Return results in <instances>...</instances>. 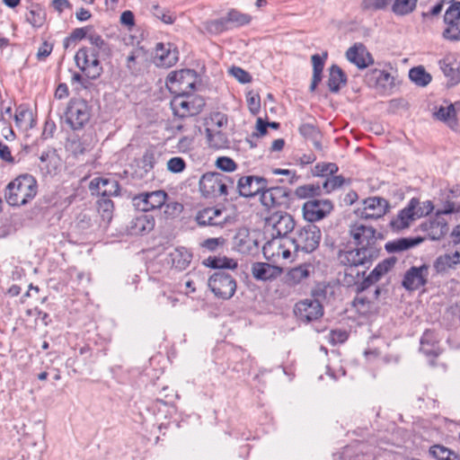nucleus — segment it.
I'll return each mask as SVG.
<instances>
[{"instance_id": "obj_17", "label": "nucleus", "mask_w": 460, "mask_h": 460, "mask_svg": "<svg viewBox=\"0 0 460 460\" xmlns=\"http://www.w3.org/2000/svg\"><path fill=\"white\" fill-rule=\"evenodd\" d=\"M429 266L423 264L420 267H411L404 274L402 286L410 291L416 290L427 283Z\"/></svg>"}, {"instance_id": "obj_11", "label": "nucleus", "mask_w": 460, "mask_h": 460, "mask_svg": "<svg viewBox=\"0 0 460 460\" xmlns=\"http://www.w3.org/2000/svg\"><path fill=\"white\" fill-rule=\"evenodd\" d=\"M294 312L300 321L309 323L323 315V307L318 299L305 298L295 305Z\"/></svg>"}, {"instance_id": "obj_5", "label": "nucleus", "mask_w": 460, "mask_h": 460, "mask_svg": "<svg viewBox=\"0 0 460 460\" xmlns=\"http://www.w3.org/2000/svg\"><path fill=\"white\" fill-rule=\"evenodd\" d=\"M197 83V74L190 69L171 72L166 79V86L175 95L189 94Z\"/></svg>"}, {"instance_id": "obj_59", "label": "nucleus", "mask_w": 460, "mask_h": 460, "mask_svg": "<svg viewBox=\"0 0 460 460\" xmlns=\"http://www.w3.org/2000/svg\"><path fill=\"white\" fill-rule=\"evenodd\" d=\"M392 0H363L362 5L367 10H379L386 7Z\"/></svg>"}, {"instance_id": "obj_60", "label": "nucleus", "mask_w": 460, "mask_h": 460, "mask_svg": "<svg viewBox=\"0 0 460 460\" xmlns=\"http://www.w3.org/2000/svg\"><path fill=\"white\" fill-rule=\"evenodd\" d=\"M184 168L185 162L181 157H172L167 162V169L173 173L181 172Z\"/></svg>"}, {"instance_id": "obj_3", "label": "nucleus", "mask_w": 460, "mask_h": 460, "mask_svg": "<svg viewBox=\"0 0 460 460\" xmlns=\"http://www.w3.org/2000/svg\"><path fill=\"white\" fill-rule=\"evenodd\" d=\"M199 185L202 195L207 198L227 196L230 190H235L232 178L220 172L203 174L199 181Z\"/></svg>"}, {"instance_id": "obj_26", "label": "nucleus", "mask_w": 460, "mask_h": 460, "mask_svg": "<svg viewBox=\"0 0 460 460\" xmlns=\"http://www.w3.org/2000/svg\"><path fill=\"white\" fill-rule=\"evenodd\" d=\"M417 204V199L413 198L410 200L407 207L400 211L398 216L392 220L391 226L395 230L405 229L410 226V225L418 219V217H415L414 208Z\"/></svg>"}, {"instance_id": "obj_15", "label": "nucleus", "mask_w": 460, "mask_h": 460, "mask_svg": "<svg viewBox=\"0 0 460 460\" xmlns=\"http://www.w3.org/2000/svg\"><path fill=\"white\" fill-rule=\"evenodd\" d=\"M388 208L386 199L380 197H371L363 200L362 208L358 209L361 218H379L384 216Z\"/></svg>"}, {"instance_id": "obj_51", "label": "nucleus", "mask_w": 460, "mask_h": 460, "mask_svg": "<svg viewBox=\"0 0 460 460\" xmlns=\"http://www.w3.org/2000/svg\"><path fill=\"white\" fill-rule=\"evenodd\" d=\"M345 183L346 179L341 175H332L331 177L326 178V180L323 183V188L325 190L327 193H330L335 190L336 189L341 188Z\"/></svg>"}, {"instance_id": "obj_6", "label": "nucleus", "mask_w": 460, "mask_h": 460, "mask_svg": "<svg viewBox=\"0 0 460 460\" xmlns=\"http://www.w3.org/2000/svg\"><path fill=\"white\" fill-rule=\"evenodd\" d=\"M65 118L71 128L81 129L91 118V108L83 99H72L66 107Z\"/></svg>"}, {"instance_id": "obj_39", "label": "nucleus", "mask_w": 460, "mask_h": 460, "mask_svg": "<svg viewBox=\"0 0 460 460\" xmlns=\"http://www.w3.org/2000/svg\"><path fill=\"white\" fill-rule=\"evenodd\" d=\"M346 76L341 67L333 65L330 68V75L328 79V87L330 91L337 93L341 86L345 84Z\"/></svg>"}, {"instance_id": "obj_22", "label": "nucleus", "mask_w": 460, "mask_h": 460, "mask_svg": "<svg viewBox=\"0 0 460 460\" xmlns=\"http://www.w3.org/2000/svg\"><path fill=\"white\" fill-rule=\"evenodd\" d=\"M196 221L199 226H222L226 221V216L220 208H206L197 214Z\"/></svg>"}, {"instance_id": "obj_27", "label": "nucleus", "mask_w": 460, "mask_h": 460, "mask_svg": "<svg viewBox=\"0 0 460 460\" xmlns=\"http://www.w3.org/2000/svg\"><path fill=\"white\" fill-rule=\"evenodd\" d=\"M346 58L360 69L366 68L373 63L371 55L362 44H355L350 47L346 52Z\"/></svg>"}, {"instance_id": "obj_46", "label": "nucleus", "mask_w": 460, "mask_h": 460, "mask_svg": "<svg viewBox=\"0 0 460 460\" xmlns=\"http://www.w3.org/2000/svg\"><path fill=\"white\" fill-rule=\"evenodd\" d=\"M205 264L214 269H235L237 267L236 261L227 257H208Z\"/></svg>"}, {"instance_id": "obj_4", "label": "nucleus", "mask_w": 460, "mask_h": 460, "mask_svg": "<svg viewBox=\"0 0 460 460\" xmlns=\"http://www.w3.org/2000/svg\"><path fill=\"white\" fill-rule=\"evenodd\" d=\"M170 105L175 116L187 118L199 114L205 106V101L198 95L179 94L172 98Z\"/></svg>"}, {"instance_id": "obj_33", "label": "nucleus", "mask_w": 460, "mask_h": 460, "mask_svg": "<svg viewBox=\"0 0 460 460\" xmlns=\"http://www.w3.org/2000/svg\"><path fill=\"white\" fill-rule=\"evenodd\" d=\"M16 127L22 130H28L33 127V115L31 111L25 106H19L14 115Z\"/></svg>"}, {"instance_id": "obj_1", "label": "nucleus", "mask_w": 460, "mask_h": 460, "mask_svg": "<svg viewBox=\"0 0 460 460\" xmlns=\"http://www.w3.org/2000/svg\"><path fill=\"white\" fill-rule=\"evenodd\" d=\"M379 256L377 247H360L341 251L338 254L340 263L346 267L345 281L348 285L357 284L365 271L356 270L358 266L368 267Z\"/></svg>"}, {"instance_id": "obj_31", "label": "nucleus", "mask_w": 460, "mask_h": 460, "mask_svg": "<svg viewBox=\"0 0 460 460\" xmlns=\"http://www.w3.org/2000/svg\"><path fill=\"white\" fill-rule=\"evenodd\" d=\"M155 226V218L149 215H140L130 222V232L133 234H145L151 232Z\"/></svg>"}, {"instance_id": "obj_56", "label": "nucleus", "mask_w": 460, "mask_h": 460, "mask_svg": "<svg viewBox=\"0 0 460 460\" xmlns=\"http://www.w3.org/2000/svg\"><path fill=\"white\" fill-rule=\"evenodd\" d=\"M215 164L218 169L225 172H234L237 168L235 162L227 156L218 157Z\"/></svg>"}, {"instance_id": "obj_2", "label": "nucleus", "mask_w": 460, "mask_h": 460, "mask_svg": "<svg viewBox=\"0 0 460 460\" xmlns=\"http://www.w3.org/2000/svg\"><path fill=\"white\" fill-rule=\"evenodd\" d=\"M37 193V181L31 175H20L8 183L5 199L11 206H23Z\"/></svg>"}, {"instance_id": "obj_38", "label": "nucleus", "mask_w": 460, "mask_h": 460, "mask_svg": "<svg viewBox=\"0 0 460 460\" xmlns=\"http://www.w3.org/2000/svg\"><path fill=\"white\" fill-rule=\"evenodd\" d=\"M155 59L158 66H172L177 61V56L174 51L165 49L161 43L157 44L155 49Z\"/></svg>"}, {"instance_id": "obj_57", "label": "nucleus", "mask_w": 460, "mask_h": 460, "mask_svg": "<svg viewBox=\"0 0 460 460\" xmlns=\"http://www.w3.org/2000/svg\"><path fill=\"white\" fill-rule=\"evenodd\" d=\"M26 21L35 28H40L44 23V14L40 10H31L26 16Z\"/></svg>"}, {"instance_id": "obj_36", "label": "nucleus", "mask_w": 460, "mask_h": 460, "mask_svg": "<svg viewBox=\"0 0 460 460\" xmlns=\"http://www.w3.org/2000/svg\"><path fill=\"white\" fill-rule=\"evenodd\" d=\"M425 230L430 239L439 240L447 233L448 226L443 219L437 218L426 224Z\"/></svg>"}, {"instance_id": "obj_12", "label": "nucleus", "mask_w": 460, "mask_h": 460, "mask_svg": "<svg viewBox=\"0 0 460 460\" xmlns=\"http://www.w3.org/2000/svg\"><path fill=\"white\" fill-rule=\"evenodd\" d=\"M167 198V193L159 190L140 193L133 198V202L137 209L146 212L162 208L166 203Z\"/></svg>"}, {"instance_id": "obj_28", "label": "nucleus", "mask_w": 460, "mask_h": 460, "mask_svg": "<svg viewBox=\"0 0 460 460\" xmlns=\"http://www.w3.org/2000/svg\"><path fill=\"white\" fill-rule=\"evenodd\" d=\"M282 273V268L266 262H255L252 266V274L257 280H272Z\"/></svg>"}, {"instance_id": "obj_41", "label": "nucleus", "mask_w": 460, "mask_h": 460, "mask_svg": "<svg viewBox=\"0 0 460 460\" xmlns=\"http://www.w3.org/2000/svg\"><path fill=\"white\" fill-rule=\"evenodd\" d=\"M418 0H393L392 11L399 16L411 13L417 8Z\"/></svg>"}, {"instance_id": "obj_58", "label": "nucleus", "mask_w": 460, "mask_h": 460, "mask_svg": "<svg viewBox=\"0 0 460 460\" xmlns=\"http://www.w3.org/2000/svg\"><path fill=\"white\" fill-rule=\"evenodd\" d=\"M443 37L448 40H460V22L447 27L443 31Z\"/></svg>"}, {"instance_id": "obj_30", "label": "nucleus", "mask_w": 460, "mask_h": 460, "mask_svg": "<svg viewBox=\"0 0 460 460\" xmlns=\"http://www.w3.org/2000/svg\"><path fill=\"white\" fill-rule=\"evenodd\" d=\"M191 258V253L185 248H175L168 254V262L176 270H183L190 263Z\"/></svg>"}, {"instance_id": "obj_49", "label": "nucleus", "mask_w": 460, "mask_h": 460, "mask_svg": "<svg viewBox=\"0 0 460 460\" xmlns=\"http://www.w3.org/2000/svg\"><path fill=\"white\" fill-rule=\"evenodd\" d=\"M460 20V2H454L446 11L444 22L447 27L455 25Z\"/></svg>"}, {"instance_id": "obj_13", "label": "nucleus", "mask_w": 460, "mask_h": 460, "mask_svg": "<svg viewBox=\"0 0 460 460\" xmlns=\"http://www.w3.org/2000/svg\"><path fill=\"white\" fill-rule=\"evenodd\" d=\"M332 203L328 199H314L306 201L302 208L304 218L316 222L326 217L332 210Z\"/></svg>"}, {"instance_id": "obj_50", "label": "nucleus", "mask_w": 460, "mask_h": 460, "mask_svg": "<svg viewBox=\"0 0 460 460\" xmlns=\"http://www.w3.org/2000/svg\"><path fill=\"white\" fill-rule=\"evenodd\" d=\"M338 171V166L335 164H318L314 166V175L321 177H331Z\"/></svg>"}, {"instance_id": "obj_45", "label": "nucleus", "mask_w": 460, "mask_h": 460, "mask_svg": "<svg viewBox=\"0 0 460 460\" xmlns=\"http://www.w3.org/2000/svg\"><path fill=\"white\" fill-rule=\"evenodd\" d=\"M88 41L92 45L90 49H95L99 55H108L110 49L105 40L93 29L89 33Z\"/></svg>"}, {"instance_id": "obj_42", "label": "nucleus", "mask_w": 460, "mask_h": 460, "mask_svg": "<svg viewBox=\"0 0 460 460\" xmlns=\"http://www.w3.org/2000/svg\"><path fill=\"white\" fill-rule=\"evenodd\" d=\"M410 79L419 86H426L431 81V75L423 66H416L409 71Z\"/></svg>"}, {"instance_id": "obj_34", "label": "nucleus", "mask_w": 460, "mask_h": 460, "mask_svg": "<svg viewBox=\"0 0 460 460\" xmlns=\"http://www.w3.org/2000/svg\"><path fill=\"white\" fill-rule=\"evenodd\" d=\"M229 30L241 27L250 23L252 17L248 13H242L236 9L229 10L225 15Z\"/></svg>"}, {"instance_id": "obj_14", "label": "nucleus", "mask_w": 460, "mask_h": 460, "mask_svg": "<svg viewBox=\"0 0 460 460\" xmlns=\"http://www.w3.org/2000/svg\"><path fill=\"white\" fill-rule=\"evenodd\" d=\"M349 233L355 243L360 247H376V229L361 222L349 225Z\"/></svg>"}, {"instance_id": "obj_23", "label": "nucleus", "mask_w": 460, "mask_h": 460, "mask_svg": "<svg viewBox=\"0 0 460 460\" xmlns=\"http://www.w3.org/2000/svg\"><path fill=\"white\" fill-rule=\"evenodd\" d=\"M396 260L394 258L385 259L383 261L379 262L374 270L363 279L360 288L366 289L371 285L376 283L381 279L383 276L387 274L394 266Z\"/></svg>"}, {"instance_id": "obj_48", "label": "nucleus", "mask_w": 460, "mask_h": 460, "mask_svg": "<svg viewBox=\"0 0 460 460\" xmlns=\"http://www.w3.org/2000/svg\"><path fill=\"white\" fill-rule=\"evenodd\" d=\"M205 30L210 34H220L229 30L226 20L224 17L219 19L208 21L204 23Z\"/></svg>"}, {"instance_id": "obj_37", "label": "nucleus", "mask_w": 460, "mask_h": 460, "mask_svg": "<svg viewBox=\"0 0 460 460\" xmlns=\"http://www.w3.org/2000/svg\"><path fill=\"white\" fill-rule=\"evenodd\" d=\"M456 111L457 109L456 103L450 104L447 107H440L436 112V116L438 119L446 122L452 129H456L458 127V123L456 119Z\"/></svg>"}, {"instance_id": "obj_43", "label": "nucleus", "mask_w": 460, "mask_h": 460, "mask_svg": "<svg viewBox=\"0 0 460 460\" xmlns=\"http://www.w3.org/2000/svg\"><path fill=\"white\" fill-rule=\"evenodd\" d=\"M436 342L437 337L434 332L427 330L420 340V350H422L426 355H438L436 352Z\"/></svg>"}, {"instance_id": "obj_52", "label": "nucleus", "mask_w": 460, "mask_h": 460, "mask_svg": "<svg viewBox=\"0 0 460 460\" xmlns=\"http://www.w3.org/2000/svg\"><path fill=\"white\" fill-rule=\"evenodd\" d=\"M429 452L438 460H451L455 454L448 448L439 445L431 447Z\"/></svg>"}, {"instance_id": "obj_40", "label": "nucleus", "mask_w": 460, "mask_h": 460, "mask_svg": "<svg viewBox=\"0 0 460 460\" xmlns=\"http://www.w3.org/2000/svg\"><path fill=\"white\" fill-rule=\"evenodd\" d=\"M145 60L143 49H133L126 57V66L133 74L140 70V66Z\"/></svg>"}, {"instance_id": "obj_21", "label": "nucleus", "mask_w": 460, "mask_h": 460, "mask_svg": "<svg viewBox=\"0 0 460 460\" xmlns=\"http://www.w3.org/2000/svg\"><path fill=\"white\" fill-rule=\"evenodd\" d=\"M89 189L93 195L103 197L117 196L119 186L116 180L107 178H94L89 183Z\"/></svg>"}, {"instance_id": "obj_61", "label": "nucleus", "mask_w": 460, "mask_h": 460, "mask_svg": "<svg viewBox=\"0 0 460 460\" xmlns=\"http://www.w3.org/2000/svg\"><path fill=\"white\" fill-rule=\"evenodd\" d=\"M229 72L235 79H237L242 84L249 83L252 79L249 73L241 67L233 66L229 70Z\"/></svg>"}, {"instance_id": "obj_19", "label": "nucleus", "mask_w": 460, "mask_h": 460, "mask_svg": "<svg viewBox=\"0 0 460 460\" xmlns=\"http://www.w3.org/2000/svg\"><path fill=\"white\" fill-rule=\"evenodd\" d=\"M262 252L264 257L272 263L279 262L280 259H288L291 255L289 249L285 247L283 241L274 236L263 245Z\"/></svg>"}, {"instance_id": "obj_16", "label": "nucleus", "mask_w": 460, "mask_h": 460, "mask_svg": "<svg viewBox=\"0 0 460 460\" xmlns=\"http://www.w3.org/2000/svg\"><path fill=\"white\" fill-rule=\"evenodd\" d=\"M289 191L283 187H272L263 190L261 194V204L270 208L274 207L287 208L289 205Z\"/></svg>"}, {"instance_id": "obj_35", "label": "nucleus", "mask_w": 460, "mask_h": 460, "mask_svg": "<svg viewBox=\"0 0 460 460\" xmlns=\"http://www.w3.org/2000/svg\"><path fill=\"white\" fill-rule=\"evenodd\" d=\"M207 142L211 148L222 149L228 146L226 136L220 130L207 128Z\"/></svg>"}, {"instance_id": "obj_10", "label": "nucleus", "mask_w": 460, "mask_h": 460, "mask_svg": "<svg viewBox=\"0 0 460 460\" xmlns=\"http://www.w3.org/2000/svg\"><path fill=\"white\" fill-rule=\"evenodd\" d=\"M265 226L268 231H271L274 237H281L289 234L295 227L293 217L282 211L272 213L265 219Z\"/></svg>"}, {"instance_id": "obj_54", "label": "nucleus", "mask_w": 460, "mask_h": 460, "mask_svg": "<svg viewBox=\"0 0 460 460\" xmlns=\"http://www.w3.org/2000/svg\"><path fill=\"white\" fill-rule=\"evenodd\" d=\"M433 208L434 207L431 201L426 200L423 202H420V200L417 199V204L414 208L415 217L420 218L422 217L428 216L429 213L432 212Z\"/></svg>"}, {"instance_id": "obj_20", "label": "nucleus", "mask_w": 460, "mask_h": 460, "mask_svg": "<svg viewBox=\"0 0 460 460\" xmlns=\"http://www.w3.org/2000/svg\"><path fill=\"white\" fill-rule=\"evenodd\" d=\"M266 188V180L258 176H243L238 180L236 189L241 196L252 197Z\"/></svg>"}, {"instance_id": "obj_25", "label": "nucleus", "mask_w": 460, "mask_h": 460, "mask_svg": "<svg viewBox=\"0 0 460 460\" xmlns=\"http://www.w3.org/2000/svg\"><path fill=\"white\" fill-rule=\"evenodd\" d=\"M460 263V251L456 250L451 253H444L436 258L433 262V268L438 274H447L451 270H455Z\"/></svg>"}, {"instance_id": "obj_24", "label": "nucleus", "mask_w": 460, "mask_h": 460, "mask_svg": "<svg viewBox=\"0 0 460 460\" xmlns=\"http://www.w3.org/2000/svg\"><path fill=\"white\" fill-rule=\"evenodd\" d=\"M366 79L370 86L378 88L385 92L391 90L394 84V79L391 74L380 69H373L369 71L366 75Z\"/></svg>"}, {"instance_id": "obj_44", "label": "nucleus", "mask_w": 460, "mask_h": 460, "mask_svg": "<svg viewBox=\"0 0 460 460\" xmlns=\"http://www.w3.org/2000/svg\"><path fill=\"white\" fill-rule=\"evenodd\" d=\"M299 132L304 137L312 140L315 148L321 149V144L319 141L321 135L315 126L309 123L303 124L299 128Z\"/></svg>"}, {"instance_id": "obj_29", "label": "nucleus", "mask_w": 460, "mask_h": 460, "mask_svg": "<svg viewBox=\"0 0 460 460\" xmlns=\"http://www.w3.org/2000/svg\"><path fill=\"white\" fill-rule=\"evenodd\" d=\"M313 272V266L308 263L300 264L288 270L285 275V283L288 286H296L306 280Z\"/></svg>"}, {"instance_id": "obj_62", "label": "nucleus", "mask_w": 460, "mask_h": 460, "mask_svg": "<svg viewBox=\"0 0 460 460\" xmlns=\"http://www.w3.org/2000/svg\"><path fill=\"white\" fill-rule=\"evenodd\" d=\"M225 243V239L222 237L208 238L202 242L201 246L209 252L216 251L219 246Z\"/></svg>"}, {"instance_id": "obj_7", "label": "nucleus", "mask_w": 460, "mask_h": 460, "mask_svg": "<svg viewBox=\"0 0 460 460\" xmlns=\"http://www.w3.org/2000/svg\"><path fill=\"white\" fill-rule=\"evenodd\" d=\"M99 57L95 49L81 48L75 56V61L88 78L96 79L102 72Z\"/></svg>"}, {"instance_id": "obj_63", "label": "nucleus", "mask_w": 460, "mask_h": 460, "mask_svg": "<svg viewBox=\"0 0 460 460\" xmlns=\"http://www.w3.org/2000/svg\"><path fill=\"white\" fill-rule=\"evenodd\" d=\"M327 58V53L323 54V58L319 55H313L311 58L313 64V74L321 75L324 66V59Z\"/></svg>"}, {"instance_id": "obj_53", "label": "nucleus", "mask_w": 460, "mask_h": 460, "mask_svg": "<svg viewBox=\"0 0 460 460\" xmlns=\"http://www.w3.org/2000/svg\"><path fill=\"white\" fill-rule=\"evenodd\" d=\"M40 160L43 164L41 169H45L48 172H51L57 167V157L54 154L42 153Z\"/></svg>"}, {"instance_id": "obj_32", "label": "nucleus", "mask_w": 460, "mask_h": 460, "mask_svg": "<svg viewBox=\"0 0 460 460\" xmlns=\"http://www.w3.org/2000/svg\"><path fill=\"white\" fill-rule=\"evenodd\" d=\"M422 242L421 238H399L385 243L388 252H400L412 248Z\"/></svg>"}, {"instance_id": "obj_64", "label": "nucleus", "mask_w": 460, "mask_h": 460, "mask_svg": "<svg viewBox=\"0 0 460 460\" xmlns=\"http://www.w3.org/2000/svg\"><path fill=\"white\" fill-rule=\"evenodd\" d=\"M153 13L164 23L172 24L174 22V18L168 12H165L157 5L154 6Z\"/></svg>"}, {"instance_id": "obj_18", "label": "nucleus", "mask_w": 460, "mask_h": 460, "mask_svg": "<svg viewBox=\"0 0 460 460\" xmlns=\"http://www.w3.org/2000/svg\"><path fill=\"white\" fill-rule=\"evenodd\" d=\"M439 67L451 84L460 82V56L447 53L438 61Z\"/></svg>"}, {"instance_id": "obj_47", "label": "nucleus", "mask_w": 460, "mask_h": 460, "mask_svg": "<svg viewBox=\"0 0 460 460\" xmlns=\"http://www.w3.org/2000/svg\"><path fill=\"white\" fill-rule=\"evenodd\" d=\"M98 212L102 220L110 223L113 215V202L107 197H103L98 200Z\"/></svg>"}, {"instance_id": "obj_55", "label": "nucleus", "mask_w": 460, "mask_h": 460, "mask_svg": "<svg viewBox=\"0 0 460 460\" xmlns=\"http://www.w3.org/2000/svg\"><path fill=\"white\" fill-rule=\"evenodd\" d=\"M320 188L314 185H304L296 189L295 194L300 199H305L318 194Z\"/></svg>"}, {"instance_id": "obj_8", "label": "nucleus", "mask_w": 460, "mask_h": 460, "mask_svg": "<svg viewBox=\"0 0 460 460\" xmlns=\"http://www.w3.org/2000/svg\"><path fill=\"white\" fill-rule=\"evenodd\" d=\"M321 238L320 228L313 224H308L297 232L294 243L296 250L309 253L319 246Z\"/></svg>"}, {"instance_id": "obj_9", "label": "nucleus", "mask_w": 460, "mask_h": 460, "mask_svg": "<svg viewBox=\"0 0 460 460\" xmlns=\"http://www.w3.org/2000/svg\"><path fill=\"white\" fill-rule=\"evenodd\" d=\"M208 287L215 296L223 299H229L236 290V282L230 274L217 271L209 278Z\"/></svg>"}]
</instances>
